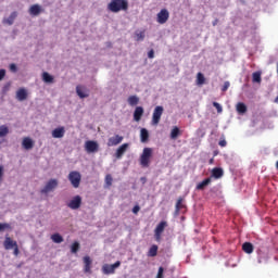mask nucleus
Masks as SVG:
<instances>
[{
  "mask_svg": "<svg viewBox=\"0 0 278 278\" xmlns=\"http://www.w3.org/2000/svg\"><path fill=\"white\" fill-rule=\"evenodd\" d=\"M80 245L78 241H75L72 245H71V253H77V251H79Z\"/></svg>",
  "mask_w": 278,
  "mask_h": 278,
  "instance_id": "37",
  "label": "nucleus"
},
{
  "mask_svg": "<svg viewBox=\"0 0 278 278\" xmlns=\"http://www.w3.org/2000/svg\"><path fill=\"white\" fill-rule=\"evenodd\" d=\"M181 210H186V204L184 203V198H178L175 206V215L179 216Z\"/></svg>",
  "mask_w": 278,
  "mask_h": 278,
  "instance_id": "16",
  "label": "nucleus"
},
{
  "mask_svg": "<svg viewBox=\"0 0 278 278\" xmlns=\"http://www.w3.org/2000/svg\"><path fill=\"white\" fill-rule=\"evenodd\" d=\"M213 25H216V22H214Z\"/></svg>",
  "mask_w": 278,
  "mask_h": 278,
  "instance_id": "55",
  "label": "nucleus"
},
{
  "mask_svg": "<svg viewBox=\"0 0 278 278\" xmlns=\"http://www.w3.org/2000/svg\"><path fill=\"white\" fill-rule=\"evenodd\" d=\"M179 134H180V130H179V127L175 126L172 131H170V138L172 140H177V138H179Z\"/></svg>",
  "mask_w": 278,
  "mask_h": 278,
  "instance_id": "32",
  "label": "nucleus"
},
{
  "mask_svg": "<svg viewBox=\"0 0 278 278\" xmlns=\"http://www.w3.org/2000/svg\"><path fill=\"white\" fill-rule=\"evenodd\" d=\"M30 16H38L42 12V7L39 4H33L28 10Z\"/></svg>",
  "mask_w": 278,
  "mask_h": 278,
  "instance_id": "18",
  "label": "nucleus"
},
{
  "mask_svg": "<svg viewBox=\"0 0 278 278\" xmlns=\"http://www.w3.org/2000/svg\"><path fill=\"white\" fill-rule=\"evenodd\" d=\"M87 153H97L99 151V143L97 141L88 140L85 142Z\"/></svg>",
  "mask_w": 278,
  "mask_h": 278,
  "instance_id": "11",
  "label": "nucleus"
},
{
  "mask_svg": "<svg viewBox=\"0 0 278 278\" xmlns=\"http://www.w3.org/2000/svg\"><path fill=\"white\" fill-rule=\"evenodd\" d=\"M67 207H70V210H79V207H81V195L73 197L67 203Z\"/></svg>",
  "mask_w": 278,
  "mask_h": 278,
  "instance_id": "10",
  "label": "nucleus"
},
{
  "mask_svg": "<svg viewBox=\"0 0 278 278\" xmlns=\"http://www.w3.org/2000/svg\"><path fill=\"white\" fill-rule=\"evenodd\" d=\"M153 156V149L152 148H144L139 162L142 168H149V165L151 164V157Z\"/></svg>",
  "mask_w": 278,
  "mask_h": 278,
  "instance_id": "2",
  "label": "nucleus"
},
{
  "mask_svg": "<svg viewBox=\"0 0 278 278\" xmlns=\"http://www.w3.org/2000/svg\"><path fill=\"white\" fill-rule=\"evenodd\" d=\"M168 18H170V13L167 9H162L156 15V22L160 25L166 24L168 22Z\"/></svg>",
  "mask_w": 278,
  "mask_h": 278,
  "instance_id": "7",
  "label": "nucleus"
},
{
  "mask_svg": "<svg viewBox=\"0 0 278 278\" xmlns=\"http://www.w3.org/2000/svg\"><path fill=\"white\" fill-rule=\"evenodd\" d=\"M197 81H198V86H203V84H205V76L203 75V73H198L197 75Z\"/></svg>",
  "mask_w": 278,
  "mask_h": 278,
  "instance_id": "35",
  "label": "nucleus"
},
{
  "mask_svg": "<svg viewBox=\"0 0 278 278\" xmlns=\"http://www.w3.org/2000/svg\"><path fill=\"white\" fill-rule=\"evenodd\" d=\"M163 114H164V106H155L152 114V125H160V121H162Z\"/></svg>",
  "mask_w": 278,
  "mask_h": 278,
  "instance_id": "5",
  "label": "nucleus"
},
{
  "mask_svg": "<svg viewBox=\"0 0 278 278\" xmlns=\"http://www.w3.org/2000/svg\"><path fill=\"white\" fill-rule=\"evenodd\" d=\"M140 181H141V184H147V177H141Z\"/></svg>",
  "mask_w": 278,
  "mask_h": 278,
  "instance_id": "51",
  "label": "nucleus"
},
{
  "mask_svg": "<svg viewBox=\"0 0 278 278\" xmlns=\"http://www.w3.org/2000/svg\"><path fill=\"white\" fill-rule=\"evenodd\" d=\"M254 249L255 248L253 247V243H251V242H244L242 244V251L244 253H247L248 255H251V253H253Z\"/></svg>",
  "mask_w": 278,
  "mask_h": 278,
  "instance_id": "25",
  "label": "nucleus"
},
{
  "mask_svg": "<svg viewBox=\"0 0 278 278\" xmlns=\"http://www.w3.org/2000/svg\"><path fill=\"white\" fill-rule=\"evenodd\" d=\"M112 181H114V179L112 178V176L110 174H108L105 176V186H106V188H110L112 186Z\"/></svg>",
  "mask_w": 278,
  "mask_h": 278,
  "instance_id": "38",
  "label": "nucleus"
},
{
  "mask_svg": "<svg viewBox=\"0 0 278 278\" xmlns=\"http://www.w3.org/2000/svg\"><path fill=\"white\" fill-rule=\"evenodd\" d=\"M138 212H140V206H139V205H135V206L132 207V213H134V214H138Z\"/></svg>",
  "mask_w": 278,
  "mask_h": 278,
  "instance_id": "45",
  "label": "nucleus"
},
{
  "mask_svg": "<svg viewBox=\"0 0 278 278\" xmlns=\"http://www.w3.org/2000/svg\"><path fill=\"white\" fill-rule=\"evenodd\" d=\"M218 144H219V147H227V140L222 139V140H219Z\"/></svg>",
  "mask_w": 278,
  "mask_h": 278,
  "instance_id": "44",
  "label": "nucleus"
},
{
  "mask_svg": "<svg viewBox=\"0 0 278 278\" xmlns=\"http://www.w3.org/2000/svg\"><path fill=\"white\" fill-rule=\"evenodd\" d=\"M166 227H168V223L165 220L160 222V224L156 226L154 230V238L156 242H160V240H162V233H164V229H166Z\"/></svg>",
  "mask_w": 278,
  "mask_h": 278,
  "instance_id": "6",
  "label": "nucleus"
},
{
  "mask_svg": "<svg viewBox=\"0 0 278 278\" xmlns=\"http://www.w3.org/2000/svg\"><path fill=\"white\" fill-rule=\"evenodd\" d=\"M16 99L17 101H25L27 100V90L25 88H21L16 91Z\"/></svg>",
  "mask_w": 278,
  "mask_h": 278,
  "instance_id": "22",
  "label": "nucleus"
},
{
  "mask_svg": "<svg viewBox=\"0 0 278 278\" xmlns=\"http://www.w3.org/2000/svg\"><path fill=\"white\" fill-rule=\"evenodd\" d=\"M64 134H66V130L64 129V127H59L52 130L53 138H64Z\"/></svg>",
  "mask_w": 278,
  "mask_h": 278,
  "instance_id": "23",
  "label": "nucleus"
},
{
  "mask_svg": "<svg viewBox=\"0 0 278 278\" xmlns=\"http://www.w3.org/2000/svg\"><path fill=\"white\" fill-rule=\"evenodd\" d=\"M264 258H265V260H268V256L265 255Z\"/></svg>",
  "mask_w": 278,
  "mask_h": 278,
  "instance_id": "54",
  "label": "nucleus"
},
{
  "mask_svg": "<svg viewBox=\"0 0 278 278\" xmlns=\"http://www.w3.org/2000/svg\"><path fill=\"white\" fill-rule=\"evenodd\" d=\"M84 273L92 275V258L90 256H84Z\"/></svg>",
  "mask_w": 278,
  "mask_h": 278,
  "instance_id": "12",
  "label": "nucleus"
},
{
  "mask_svg": "<svg viewBox=\"0 0 278 278\" xmlns=\"http://www.w3.org/2000/svg\"><path fill=\"white\" fill-rule=\"evenodd\" d=\"M156 278H164V267H159Z\"/></svg>",
  "mask_w": 278,
  "mask_h": 278,
  "instance_id": "41",
  "label": "nucleus"
},
{
  "mask_svg": "<svg viewBox=\"0 0 278 278\" xmlns=\"http://www.w3.org/2000/svg\"><path fill=\"white\" fill-rule=\"evenodd\" d=\"M13 249H14L13 254L15 255V257H17V255H18V253H20V251H18V244L15 245Z\"/></svg>",
  "mask_w": 278,
  "mask_h": 278,
  "instance_id": "46",
  "label": "nucleus"
},
{
  "mask_svg": "<svg viewBox=\"0 0 278 278\" xmlns=\"http://www.w3.org/2000/svg\"><path fill=\"white\" fill-rule=\"evenodd\" d=\"M3 179V166L0 165V181Z\"/></svg>",
  "mask_w": 278,
  "mask_h": 278,
  "instance_id": "49",
  "label": "nucleus"
},
{
  "mask_svg": "<svg viewBox=\"0 0 278 278\" xmlns=\"http://www.w3.org/2000/svg\"><path fill=\"white\" fill-rule=\"evenodd\" d=\"M140 140L141 142H149V130H147V128H141Z\"/></svg>",
  "mask_w": 278,
  "mask_h": 278,
  "instance_id": "27",
  "label": "nucleus"
},
{
  "mask_svg": "<svg viewBox=\"0 0 278 278\" xmlns=\"http://www.w3.org/2000/svg\"><path fill=\"white\" fill-rule=\"evenodd\" d=\"M276 168L278 169V161L276 162Z\"/></svg>",
  "mask_w": 278,
  "mask_h": 278,
  "instance_id": "53",
  "label": "nucleus"
},
{
  "mask_svg": "<svg viewBox=\"0 0 278 278\" xmlns=\"http://www.w3.org/2000/svg\"><path fill=\"white\" fill-rule=\"evenodd\" d=\"M148 58L150 60H153V58H155V51L153 49L148 52Z\"/></svg>",
  "mask_w": 278,
  "mask_h": 278,
  "instance_id": "43",
  "label": "nucleus"
},
{
  "mask_svg": "<svg viewBox=\"0 0 278 278\" xmlns=\"http://www.w3.org/2000/svg\"><path fill=\"white\" fill-rule=\"evenodd\" d=\"M229 86H230L229 81H225V83H224V86H223V88H222V91H223V92H227V90H229Z\"/></svg>",
  "mask_w": 278,
  "mask_h": 278,
  "instance_id": "42",
  "label": "nucleus"
},
{
  "mask_svg": "<svg viewBox=\"0 0 278 278\" xmlns=\"http://www.w3.org/2000/svg\"><path fill=\"white\" fill-rule=\"evenodd\" d=\"M121 266V261L115 262L114 264H104L102 266V271L104 275H114L116 273V268Z\"/></svg>",
  "mask_w": 278,
  "mask_h": 278,
  "instance_id": "8",
  "label": "nucleus"
},
{
  "mask_svg": "<svg viewBox=\"0 0 278 278\" xmlns=\"http://www.w3.org/2000/svg\"><path fill=\"white\" fill-rule=\"evenodd\" d=\"M135 36H136L137 42H140V41L144 40V30H141L139 33L138 31L135 33Z\"/></svg>",
  "mask_w": 278,
  "mask_h": 278,
  "instance_id": "36",
  "label": "nucleus"
},
{
  "mask_svg": "<svg viewBox=\"0 0 278 278\" xmlns=\"http://www.w3.org/2000/svg\"><path fill=\"white\" fill-rule=\"evenodd\" d=\"M274 103L278 104V96L275 98Z\"/></svg>",
  "mask_w": 278,
  "mask_h": 278,
  "instance_id": "52",
  "label": "nucleus"
},
{
  "mask_svg": "<svg viewBox=\"0 0 278 278\" xmlns=\"http://www.w3.org/2000/svg\"><path fill=\"white\" fill-rule=\"evenodd\" d=\"M263 260H262V251H258V264H262Z\"/></svg>",
  "mask_w": 278,
  "mask_h": 278,
  "instance_id": "50",
  "label": "nucleus"
},
{
  "mask_svg": "<svg viewBox=\"0 0 278 278\" xmlns=\"http://www.w3.org/2000/svg\"><path fill=\"white\" fill-rule=\"evenodd\" d=\"M129 149V143H123L122 146H119L115 152V157L117 160H121V157H123V155H125V153H127V150Z\"/></svg>",
  "mask_w": 278,
  "mask_h": 278,
  "instance_id": "13",
  "label": "nucleus"
},
{
  "mask_svg": "<svg viewBox=\"0 0 278 278\" xmlns=\"http://www.w3.org/2000/svg\"><path fill=\"white\" fill-rule=\"evenodd\" d=\"M138 103H140V98H138V96H130L128 97V105H138Z\"/></svg>",
  "mask_w": 278,
  "mask_h": 278,
  "instance_id": "29",
  "label": "nucleus"
},
{
  "mask_svg": "<svg viewBox=\"0 0 278 278\" xmlns=\"http://www.w3.org/2000/svg\"><path fill=\"white\" fill-rule=\"evenodd\" d=\"M213 108L217 110V114H223V106L218 102H213Z\"/></svg>",
  "mask_w": 278,
  "mask_h": 278,
  "instance_id": "39",
  "label": "nucleus"
},
{
  "mask_svg": "<svg viewBox=\"0 0 278 278\" xmlns=\"http://www.w3.org/2000/svg\"><path fill=\"white\" fill-rule=\"evenodd\" d=\"M42 79L46 84H53V76H51L48 72L42 73Z\"/></svg>",
  "mask_w": 278,
  "mask_h": 278,
  "instance_id": "30",
  "label": "nucleus"
},
{
  "mask_svg": "<svg viewBox=\"0 0 278 278\" xmlns=\"http://www.w3.org/2000/svg\"><path fill=\"white\" fill-rule=\"evenodd\" d=\"M10 134V128L7 125L0 126V138H5Z\"/></svg>",
  "mask_w": 278,
  "mask_h": 278,
  "instance_id": "31",
  "label": "nucleus"
},
{
  "mask_svg": "<svg viewBox=\"0 0 278 278\" xmlns=\"http://www.w3.org/2000/svg\"><path fill=\"white\" fill-rule=\"evenodd\" d=\"M212 184V178H206L197 185V190H205Z\"/></svg>",
  "mask_w": 278,
  "mask_h": 278,
  "instance_id": "24",
  "label": "nucleus"
},
{
  "mask_svg": "<svg viewBox=\"0 0 278 278\" xmlns=\"http://www.w3.org/2000/svg\"><path fill=\"white\" fill-rule=\"evenodd\" d=\"M144 114V109L142 106H137L134 112V121L140 122L142 115Z\"/></svg>",
  "mask_w": 278,
  "mask_h": 278,
  "instance_id": "19",
  "label": "nucleus"
},
{
  "mask_svg": "<svg viewBox=\"0 0 278 278\" xmlns=\"http://www.w3.org/2000/svg\"><path fill=\"white\" fill-rule=\"evenodd\" d=\"M16 16H18V13L16 11L12 12L9 17H4L2 20L3 25H14V21H16Z\"/></svg>",
  "mask_w": 278,
  "mask_h": 278,
  "instance_id": "15",
  "label": "nucleus"
},
{
  "mask_svg": "<svg viewBox=\"0 0 278 278\" xmlns=\"http://www.w3.org/2000/svg\"><path fill=\"white\" fill-rule=\"evenodd\" d=\"M76 94L79 99H88L90 97V90L84 85L76 86Z\"/></svg>",
  "mask_w": 278,
  "mask_h": 278,
  "instance_id": "9",
  "label": "nucleus"
},
{
  "mask_svg": "<svg viewBox=\"0 0 278 278\" xmlns=\"http://www.w3.org/2000/svg\"><path fill=\"white\" fill-rule=\"evenodd\" d=\"M18 243L14 240H12V238L10 237H5V240L3 242V247L7 251H10V249H14V247H16Z\"/></svg>",
  "mask_w": 278,
  "mask_h": 278,
  "instance_id": "17",
  "label": "nucleus"
},
{
  "mask_svg": "<svg viewBox=\"0 0 278 278\" xmlns=\"http://www.w3.org/2000/svg\"><path fill=\"white\" fill-rule=\"evenodd\" d=\"M225 175V172L220 167H214L211 172V177H214V179H220Z\"/></svg>",
  "mask_w": 278,
  "mask_h": 278,
  "instance_id": "21",
  "label": "nucleus"
},
{
  "mask_svg": "<svg viewBox=\"0 0 278 278\" xmlns=\"http://www.w3.org/2000/svg\"><path fill=\"white\" fill-rule=\"evenodd\" d=\"M5 77V70H0V81Z\"/></svg>",
  "mask_w": 278,
  "mask_h": 278,
  "instance_id": "48",
  "label": "nucleus"
},
{
  "mask_svg": "<svg viewBox=\"0 0 278 278\" xmlns=\"http://www.w3.org/2000/svg\"><path fill=\"white\" fill-rule=\"evenodd\" d=\"M22 146L24 149H26V151H29L34 149V140H31L29 137H25L22 141Z\"/></svg>",
  "mask_w": 278,
  "mask_h": 278,
  "instance_id": "20",
  "label": "nucleus"
},
{
  "mask_svg": "<svg viewBox=\"0 0 278 278\" xmlns=\"http://www.w3.org/2000/svg\"><path fill=\"white\" fill-rule=\"evenodd\" d=\"M157 245L153 244L148 251V257H155L157 255Z\"/></svg>",
  "mask_w": 278,
  "mask_h": 278,
  "instance_id": "34",
  "label": "nucleus"
},
{
  "mask_svg": "<svg viewBox=\"0 0 278 278\" xmlns=\"http://www.w3.org/2000/svg\"><path fill=\"white\" fill-rule=\"evenodd\" d=\"M10 71H12L13 73H16V64L12 63L10 65Z\"/></svg>",
  "mask_w": 278,
  "mask_h": 278,
  "instance_id": "47",
  "label": "nucleus"
},
{
  "mask_svg": "<svg viewBox=\"0 0 278 278\" xmlns=\"http://www.w3.org/2000/svg\"><path fill=\"white\" fill-rule=\"evenodd\" d=\"M51 240L54 241L55 244H61V242H64V238L60 233L52 235Z\"/></svg>",
  "mask_w": 278,
  "mask_h": 278,
  "instance_id": "33",
  "label": "nucleus"
},
{
  "mask_svg": "<svg viewBox=\"0 0 278 278\" xmlns=\"http://www.w3.org/2000/svg\"><path fill=\"white\" fill-rule=\"evenodd\" d=\"M109 12L118 14V12H127L129 10V2L127 0H111L108 4Z\"/></svg>",
  "mask_w": 278,
  "mask_h": 278,
  "instance_id": "1",
  "label": "nucleus"
},
{
  "mask_svg": "<svg viewBox=\"0 0 278 278\" xmlns=\"http://www.w3.org/2000/svg\"><path fill=\"white\" fill-rule=\"evenodd\" d=\"M236 110L238 114H247V104H244V102H239L236 105Z\"/></svg>",
  "mask_w": 278,
  "mask_h": 278,
  "instance_id": "26",
  "label": "nucleus"
},
{
  "mask_svg": "<svg viewBox=\"0 0 278 278\" xmlns=\"http://www.w3.org/2000/svg\"><path fill=\"white\" fill-rule=\"evenodd\" d=\"M67 179L73 188H79L81 184V174L77 170H73L68 174Z\"/></svg>",
  "mask_w": 278,
  "mask_h": 278,
  "instance_id": "3",
  "label": "nucleus"
},
{
  "mask_svg": "<svg viewBox=\"0 0 278 278\" xmlns=\"http://www.w3.org/2000/svg\"><path fill=\"white\" fill-rule=\"evenodd\" d=\"M58 179L52 178L50 179L46 186L40 190L41 194H49V192H53L55 188H58Z\"/></svg>",
  "mask_w": 278,
  "mask_h": 278,
  "instance_id": "4",
  "label": "nucleus"
},
{
  "mask_svg": "<svg viewBox=\"0 0 278 278\" xmlns=\"http://www.w3.org/2000/svg\"><path fill=\"white\" fill-rule=\"evenodd\" d=\"M252 81L253 84H262V72H254L252 74Z\"/></svg>",
  "mask_w": 278,
  "mask_h": 278,
  "instance_id": "28",
  "label": "nucleus"
},
{
  "mask_svg": "<svg viewBox=\"0 0 278 278\" xmlns=\"http://www.w3.org/2000/svg\"><path fill=\"white\" fill-rule=\"evenodd\" d=\"M4 229H12V226L8 223H0V231H4Z\"/></svg>",
  "mask_w": 278,
  "mask_h": 278,
  "instance_id": "40",
  "label": "nucleus"
},
{
  "mask_svg": "<svg viewBox=\"0 0 278 278\" xmlns=\"http://www.w3.org/2000/svg\"><path fill=\"white\" fill-rule=\"evenodd\" d=\"M123 142V136L115 135L114 137H110L108 140V147H117Z\"/></svg>",
  "mask_w": 278,
  "mask_h": 278,
  "instance_id": "14",
  "label": "nucleus"
}]
</instances>
